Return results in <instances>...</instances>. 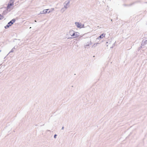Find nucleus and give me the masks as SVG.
Segmentation results:
<instances>
[{"instance_id":"obj_1","label":"nucleus","mask_w":147,"mask_h":147,"mask_svg":"<svg viewBox=\"0 0 147 147\" xmlns=\"http://www.w3.org/2000/svg\"><path fill=\"white\" fill-rule=\"evenodd\" d=\"M76 25L78 28H81L83 27L84 25H82L81 23L79 22H76L75 23Z\"/></svg>"},{"instance_id":"obj_2","label":"nucleus","mask_w":147,"mask_h":147,"mask_svg":"<svg viewBox=\"0 0 147 147\" xmlns=\"http://www.w3.org/2000/svg\"><path fill=\"white\" fill-rule=\"evenodd\" d=\"M74 35L72 37L73 38H77L79 37V33L77 32H75L74 31Z\"/></svg>"},{"instance_id":"obj_3","label":"nucleus","mask_w":147,"mask_h":147,"mask_svg":"<svg viewBox=\"0 0 147 147\" xmlns=\"http://www.w3.org/2000/svg\"><path fill=\"white\" fill-rule=\"evenodd\" d=\"M14 5L13 2L10 3L8 4V5L7 7V9H9L12 8L13 7V6Z\"/></svg>"},{"instance_id":"obj_4","label":"nucleus","mask_w":147,"mask_h":147,"mask_svg":"<svg viewBox=\"0 0 147 147\" xmlns=\"http://www.w3.org/2000/svg\"><path fill=\"white\" fill-rule=\"evenodd\" d=\"M105 34L103 33L100 35L98 38V39H99L101 38H102L104 37H105Z\"/></svg>"},{"instance_id":"obj_5","label":"nucleus","mask_w":147,"mask_h":147,"mask_svg":"<svg viewBox=\"0 0 147 147\" xmlns=\"http://www.w3.org/2000/svg\"><path fill=\"white\" fill-rule=\"evenodd\" d=\"M74 31L73 30H70L69 33V34L70 35L71 37H73V36L74 35Z\"/></svg>"},{"instance_id":"obj_6","label":"nucleus","mask_w":147,"mask_h":147,"mask_svg":"<svg viewBox=\"0 0 147 147\" xmlns=\"http://www.w3.org/2000/svg\"><path fill=\"white\" fill-rule=\"evenodd\" d=\"M12 24L10 22L8 23V24L6 26H5V28H7L9 27V26H11Z\"/></svg>"},{"instance_id":"obj_7","label":"nucleus","mask_w":147,"mask_h":147,"mask_svg":"<svg viewBox=\"0 0 147 147\" xmlns=\"http://www.w3.org/2000/svg\"><path fill=\"white\" fill-rule=\"evenodd\" d=\"M49 9H45V10H44L43 11V13H44V14H45V13H49L50 12V11H49V12H47V11L49 10Z\"/></svg>"},{"instance_id":"obj_8","label":"nucleus","mask_w":147,"mask_h":147,"mask_svg":"<svg viewBox=\"0 0 147 147\" xmlns=\"http://www.w3.org/2000/svg\"><path fill=\"white\" fill-rule=\"evenodd\" d=\"M15 20L14 19H13L10 22L13 24L15 21Z\"/></svg>"},{"instance_id":"obj_9","label":"nucleus","mask_w":147,"mask_h":147,"mask_svg":"<svg viewBox=\"0 0 147 147\" xmlns=\"http://www.w3.org/2000/svg\"><path fill=\"white\" fill-rule=\"evenodd\" d=\"M4 18V17L3 16L1 15L0 14V20H2Z\"/></svg>"},{"instance_id":"obj_10","label":"nucleus","mask_w":147,"mask_h":147,"mask_svg":"<svg viewBox=\"0 0 147 147\" xmlns=\"http://www.w3.org/2000/svg\"><path fill=\"white\" fill-rule=\"evenodd\" d=\"M56 136H57V135L56 134L54 136V138H56Z\"/></svg>"}]
</instances>
